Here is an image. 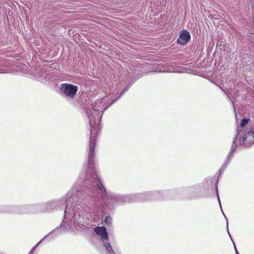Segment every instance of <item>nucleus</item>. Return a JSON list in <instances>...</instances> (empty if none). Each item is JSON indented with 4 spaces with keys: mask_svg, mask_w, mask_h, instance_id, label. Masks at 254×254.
Here are the masks:
<instances>
[{
    "mask_svg": "<svg viewBox=\"0 0 254 254\" xmlns=\"http://www.w3.org/2000/svg\"><path fill=\"white\" fill-rule=\"evenodd\" d=\"M249 120L247 118H244L242 119L240 126L238 127L237 129V134L235 138L234 139V141L231 148L230 152H229L226 161H225L223 165L220 169V172L223 173L226 167L228 166L229 164L231 159L233 156L234 153L236 150V146H234V145L236 144L237 142L238 141V137L240 135L241 133L244 132L245 130H243V127L247 125L248 123Z\"/></svg>",
    "mask_w": 254,
    "mask_h": 254,
    "instance_id": "obj_3",
    "label": "nucleus"
},
{
    "mask_svg": "<svg viewBox=\"0 0 254 254\" xmlns=\"http://www.w3.org/2000/svg\"><path fill=\"white\" fill-rule=\"evenodd\" d=\"M60 89L64 97L67 99H73L76 94L78 87L72 84L64 83L61 85Z\"/></svg>",
    "mask_w": 254,
    "mask_h": 254,
    "instance_id": "obj_5",
    "label": "nucleus"
},
{
    "mask_svg": "<svg viewBox=\"0 0 254 254\" xmlns=\"http://www.w3.org/2000/svg\"><path fill=\"white\" fill-rule=\"evenodd\" d=\"M27 213L35 214V208H34V204L28 205Z\"/></svg>",
    "mask_w": 254,
    "mask_h": 254,
    "instance_id": "obj_20",
    "label": "nucleus"
},
{
    "mask_svg": "<svg viewBox=\"0 0 254 254\" xmlns=\"http://www.w3.org/2000/svg\"><path fill=\"white\" fill-rule=\"evenodd\" d=\"M247 36L250 37L249 40L251 43H254V21L253 25L248 27Z\"/></svg>",
    "mask_w": 254,
    "mask_h": 254,
    "instance_id": "obj_16",
    "label": "nucleus"
},
{
    "mask_svg": "<svg viewBox=\"0 0 254 254\" xmlns=\"http://www.w3.org/2000/svg\"><path fill=\"white\" fill-rule=\"evenodd\" d=\"M101 213L102 215L106 214V213H103L102 212ZM102 220L107 226H110L112 224V219L110 216H105V218L102 216Z\"/></svg>",
    "mask_w": 254,
    "mask_h": 254,
    "instance_id": "obj_17",
    "label": "nucleus"
},
{
    "mask_svg": "<svg viewBox=\"0 0 254 254\" xmlns=\"http://www.w3.org/2000/svg\"><path fill=\"white\" fill-rule=\"evenodd\" d=\"M127 89H128V88H127V87H126V88H125V90H124V91H127Z\"/></svg>",
    "mask_w": 254,
    "mask_h": 254,
    "instance_id": "obj_23",
    "label": "nucleus"
},
{
    "mask_svg": "<svg viewBox=\"0 0 254 254\" xmlns=\"http://www.w3.org/2000/svg\"><path fill=\"white\" fill-rule=\"evenodd\" d=\"M254 143V128L250 127H247L244 132L241 133L238 137L236 149L239 145L249 146Z\"/></svg>",
    "mask_w": 254,
    "mask_h": 254,
    "instance_id": "obj_4",
    "label": "nucleus"
},
{
    "mask_svg": "<svg viewBox=\"0 0 254 254\" xmlns=\"http://www.w3.org/2000/svg\"><path fill=\"white\" fill-rule=\"evenodd\" d=\"M8 65L6 64L5 62L0 60V73L6 72V69L3 67H7Z\"/></svg>",
    "mask_w": 254,
    "mask_h": 254,
    "instance_id": "obj_18",
    "label": "nucleus"
},
{
    "mask_svg": "<svg viewBox=\"0 0 254 254\" xmlns=\"http://www.w3.org/2000/svg\"><path fill=\"white\" fill-rule=\"evenodd\" d=\"M58 233H56V230H53L49 233L47 235L45 236L44 238L40 240L30 251L29 254H33L35 251L36 248L45 239L49 238V240L54 239L58 236Z\"/></svg>",
    "mask_w": 254,
    "mask_h": 254,
    "instance_id": "obj_12",
    "label": "nucleus"
},
{
    "mask_svg": "<svg viewBox=\"0 0 254 254\" xmlns=\"http://www.w3.org/2000/svg\"><path fill=\"white\" fill-rule=\"evenodd\" d=\"M216 194H217V199H218V202H219V203L220 207L221 208L222 212L223 213V214L226 220L227 231H228V233L230 237H231L230 234L229 232V229H228V220H227L226 216H225L224 213L223 212V211L222 210V206H221V202H220V199L219 196V194H218V189H217V187L216 188ZM230 238L231 239V240H232V241L233 242V245H234V249H235V251L236 254H239V252H238V250L237 249V248H236V246L235 245V244L234 242L233 241V240H232L231 237H230Z\"/></svg>",
    "mask_w": 254,
    "mask_h": 254,
    "instance_id": "obj_13",
    "label": "nucleus"
},
{
    "mask_svg": "<svg viewBox=\"0 0 254 254\" xmlns=\"http://www.w3.org/2000/svg\"><path fill=\"white\" fill-rule=\"evenodd\" d=\"M135 197L133 198L134 201H152L151 191H146L142 193H133Z\"/></svg>",
    "mask_w": 254,
    "mask_h": 254,
    "instance_id": "obj_11",
    "label": "nucleus"
},
{
    "mask_svg": "<svg viewBox=\"0 0 254 254\" xmlns=\"http://www.w3.org/2000/svg\"><path fill=\"white\" fill-rule=\"evenodd\" d=\"M201 187L199 185H194L186 188L175 189V192H187L190 195V198H195L199 197Z\"/></svg>",
    "mask_w": 254,
    "mask_h": 254,
    "instance_id": "obj_6",
    "label": "nucleus"
},
{
    "mask_svg": "<svg viewBox=\"0 0 254 254\" xmlns=\"http://www.w3.org/2000/svg\"><path fill=\"white\" fill-rule=\"evenodd\" d=\"M94 232L101 237V240L106 250H109V248L112 247L109 243L108 234L107 229L105 227L98 226L94 229Z\"/></svg>",
    "mask_w": 254,
    "mask_h": 254,
    "instance_id": "obj_7",
    "label": "nucleus"
},
{
    "mask_svg": "<svg viewBox=\"0 0 254 254\" xmlns=\"http://www.w3.org/2000/svg\"><path fill=\"white\" fill-rule=\"evenodd\" d=\"M84 173L79 175L78 181L76 182L72 187V188L68 191L64 197H61L58 199H54L50 200L47 202L44 203L45 208L46 212H52L54 211L59 210L64 207V205L66 203L65 208L64 210V216L63 221L60 226L59 227H57L55 230L56 231L61 228L63 232L65 233L69 231H72L73 230H77L78 228H81V227H85L86 225H79L78 224L75 223L74 226L72 224L73 222H74V217H72L70 219V220H67L66 214L68 210L70 211L74 208V207L76 203V200L73 199L71 201H68V199L70 197L72 199V197H74L76 195H73L70 196L68 195L69 192L73 189V188H78L80 189V191L83 193H86L85 187L84 185Z\"/></svg>",
    "mask_w": 254,
    "mask_h": 254,
    "instance_id": "obj_2",
    "label": "nucleus"
},
{
    "mask_svg": "<svg viewBox=\"0 0 254 254\" xmlns=\"http://www.w3.org/2000/svg\"><path fill=\"white\" fill-rule=\"evenodd\" d=\"M34 208H35V214L46 213L44 203L34 204Z\"/></svg>",
    "mask_w": 254,
    "mask_h": 254,
    "instance_id": "obj_15",
    "label": "nucleus"
},
{
    "mask_svg": "<svg viewBox=\"0 0 254 254\" xmlns=\"http://www.w3.org/2000/svg\"><path fill=\"white\" fill-rule=\"evenodd\" d=\"M151 72H167V70L165 66H162L161 68L160 66L155 67L154 69H152Z\"/></svg>",
    "mask_w": 254,
    "mask_h": 254,
    "instance_id": "obj_19",
    "label": "nucleus"
},
{
    "mask_svg": "<svg viewBox=\"0 0 254 254\" xmlns=\"http://www.w3.org/2000/svg\"><path fill=\"white\" fill-rule=\"evenodd\" d=\"M175 192V190H163L160 191H151V195L152 196V201L162 200L169 197L171 194Z\"/></svg>",
    "mask_w": 254,
    "mask_h": 254,
    "instance_id": "obj_8",
    "label": "nucleus"
},
{
    "mask_svg": "<svg viewBox=\"0 0 254 254\" xmlns=\"http://www.w3.org/2000/svg\"><path fill=\"white\" fill-rule=\"evenodd\" d=\"M117 100H99L96 101L86 110L90 126V138L87 149V163L85 164L86 173H84V185L86 193L80 191L78 188L73 189L69 192L70 197L68 201L76 200L73 210H68L66 216L70 220L74 217L75 223L87 225L92 221V215H97L100 211L105 213L114 207V204L120 203L133 202L135 195L132 194L122 195L115 193H108L103 183L99 179L95 169L94 158L96 135L100 128L99 125L103 112L113 104Z\"/></svg>",
    "mask_w": 254,
    "mask_h": 254,
    "instance_id": "obj_1",
    "label": "nucleus"
},
{
    "mask_svg": "<svg viewBox=\"0 0 254 254\" xmlns=\"http://www.w3.org/2000/svg\"><path fill=\"white\" fill-rule=\"evenodd\" d=\"M6 205L0 206V213H6Z\"/></svg>",
    "mask_w": 254,
    "mask_h": 254,
    "instance_id": "obj_21",
    "label": "nucleus"
},
{
    "mask_svg": "<svg viewBox=\"0 0 254 254\" xmlns=\"http://www.w3.org/2000/svg\"><path fill=\"white\" fill-rule=\"evenodd\" d=\"M50 74L51 73L50 71H42L39 75H38L40 81L42 82H45L51 80L52 76Z\"/></svg>",
    "mask_w": 254,
    "mask_h": 254,
    "instance_id": "obj_14",
    "label": "nucleus"
},
{
    "mask_svg": "<svg viewBox=\"0 0 254 254\" xmlns=\"http://www.w3.org/2000/svg\"><path fill=\"white\" fill-rule=\"evenodd\" d=\"M6 213H27L28 205H6Z\"/></svg>",
    "mask_w": 254,
    "mask_h": 254,
    "instance_id": "obj_9",
    "label": "nucleus"
},
{
    "mask_svg": "<svg viewBox=\"0 0 254 254\" xmlns=\"http://www.w3.org/2000/svg\"><path fill=\"white\" fill-rule=\"evenodd\" d=\"M106 251L108 254H115V252L112 247L109 248V250H106Z\"/></svg>",
    "mask_w": 254,
    "mask_h": 254,
    "instance_id": "obj_22",
    "label": "nucleus"
},
{
    "mask_svg": "<svg viewBox=\"0 0 254 254\" xmlns=\"http://www.w3.org/2000/svg\"><path fill=\"white\" fill-rule=\"evenodd\" d=\"M190 33L186 30H183L180 32L177 43L182 45H186L190 41Z\"/></svg>",
    "mask_w": 254,
    "mask_h": 254,
    "instance_id": "obj_10",
    "label": "nucleus"
},
{
    "mask_svg": "<svg viewBox=\"0 0 254 254\" xmlns=\"http://www.w3.org/2000/svg\"><path fill=\"white\" fill-rule=\"evenodd\" d=\"M0 254H3L0 252Z\"/></svg>",
    "mask_w": 254,
    "mask_h": 254,
    "instance_id": "obj_24",
    "label": "nucleus"
}]
</instances>
